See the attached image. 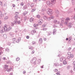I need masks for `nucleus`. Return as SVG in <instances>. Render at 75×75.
<instances>
[{"mask_svg": "<svg viewBox=\"0 0 75 75\" xmlns=\"http://www.w3.org/2000/svg\"><path fill=\"white\" fill-rule=\"evenodd\" d=\"M68 27H69V28H71V24L69 25Z\"/></svg>", "mask_w": 75, "mask_h": 75, "instance_id": "54", "label": "nucleus"}, {"mask_svg": "<svg viewBox=\"0 0 75 75\" xmlns=\"http://www.w3.org/2000/svg\"><path fill=\"white\" fill-rule=\"evenodd\" d=\"M70 67H71V66L70 65H68L67 67V69H69V68H70Z\"/></svg>", "mask_w": 75, "mask_h": 75, "instance_id": "37", "label": "nucleus"}, {"mask_svg": "<svg viewBox=\"0 0 75 75\" xmlns=\"http://www.w3.org/2000/svg\"><path fill=\"white\" fill-rule=\"evenodd\" d=\"M38 64H40V62H41V59H38Z\"/></svg>", "mask_w": 75, "mask_h": 75, "instance_id": "33", "label": "nucleus"}, {"mask_svg": "<svg viewBox=\"0 0 75 75\" xmlns=\"http://www.w3.org/2000/svg\"><path fill=\"white\" fill-rule=\"evenodd\" d=\"M16 61H19V60H20V58L19 57H18L16 59Z\"/></svg>", "mask_w": 75, "mask_h": 75, "instance_id": "49", "label": "nucleus"}, {"mask_svg": "<svg viewBox=\"0 0 75 75\" xmlns=\"http://www.w3.org/2000/svg\"><path fill=\"white\" fill-rule=\"evenodd\" d=\"M42 30H43L44 31L45 30L46 31L47 30V28H44L42 29Z\"/></svg>", "mask_w": 75, "mask_h": 75, "instance_id": "38", "label": "nucleus"}, {"mask_svg": "<svg viewBox=\"0 0 75 75\" xmlns=\"http://www.w3.org/2000/svg\"><path fill=\"white\" fill-rule=\"evenodd\" d=\"M17 18H15V21H14V24H18V21H17Z\"/></svg>", "mask_w": 75, "mask_h": 75, "instance_id": "9", "label": "nucleus"}, {"mask_svg": "<svg viewBox=\"0 0 75 75\" xmlns=\"http://www.w3.org/2000/svg\"><path fill=\"white\" fill-rule=\"evenodd\" d=\"M54 23L56 24V23H57V20H54Z\"/></svg>", "mask_w": 75, "mask_h": 75, "instance_id": "41", "label": "nucleus"}, {"mask_svg": "<svg viewBox=\"0 0 75 75\" xmlns=\"http://www.w3.org/2000/svg\"><path fill=\"white\" fill-rule=\"evenodd\" d=\"M53 27H54V28H55L57 27V26L55 25H53Z\"/></svg>", "mask_w": 75, "mask_h": 75, "instance_id": "57", "label": "nucleus"}, {"mask_svg": "<svg viewBox=\"0 0 75 75\" xmlns=\"http://www.w3.org/2000/svg\"><path fill=\"white\" fill-rule=\"evenodd\" d=\"M54 66L55 67H58L59 66V64L58 63H55L54 64Z\"/></svg>", "mask_w": 75, "mask_h": 75, "instance_id": "18", "label": "nucleus"}, {"mask_svg": "<svg viewBox=\"0 0 75 75\" xmlns=\"http://www.w3.org/2000/svg\"><path fill=\"white\" fill-rule=\"evenodd\" d=\"M8 18V16H6L5 17V18H4V20H7Z\"/></svg>", "mask_w": 75, "mask_h": 75, "instance_id": "35", "label": "nucleus"}, {"mask_svg": "<svg viewBox=\"0 0 75 75\" xmlns=\"http://www.w3.org/2000/svg\"><path fill=\"white\" fill-rule=\"evenodd\" d=\"M20 41H21V38H19L17 40L16 42H17V43L19 42Z\"/></svg>", "mask_w": 75, "mask_h": 75, "instance_id": "17", "label": "nucleus"}, {"mask_svg": "<svg viewBox=\"0 0 75 75\" xmlns=\"http://www.w3.org/2000/svg\"><path fill=\"white\" fill-rule=\"evenodd\" d=\"M57 29H54L53 30V35H55L56 34V33H57Z\"/></svg>", "mask_w": 75, "mask_h": 75, "instance_id": "11", "label": "nucleus"}, {"mask_svg": "<svg viewBox=\"0 0 75 75\" xmlns=\"http://www.w3.org/2000/svg\"><path fill=\"white\" fill-rule=\"evenodd\" d=\"M21 5L23 6H24V3H23L22 2L21 3Z\"/></svg>", "mask_w": 75, "mask_h": 75, "instance_id": "51", "label": "nucleus"}, {"mask_svg": "<svg viewBox=\"0 0 75 75\" xmlns=\"http://www.w3.org/2000/svg\"><path fill=\"white\" fill-rule=\"evenodd\" d=\"M43 18L45 20H47V16L46 15L44 16L43 17Z\"/></svg>", "mask_w": 75, "mask_h": 75, "instance_id": "27", "label": "nucleus"}, {"mask_svg": "<svg viewBox=\"0 0 75 75\" xmlns=\"http://www.w3.org/2000/svg\"><path fill=\"white\" fill-rule=\"evenodd\" d=\"M46 33H47V35H50L52 34V32L51 31H50L49 32H46Z\"/></svg>", "mask_w": 75, "mask_h": 75, "instance_id": "12", "label": "nucleus"}, {"mask_svg": "<svg viewBox=\"0 0 75 75\" xmlns=\"http://www.w3.org/2000/svg\"><path fill=\"white\" fill-rule=\"evenodd\" d=\"M36 61H37V59L36 58H33L32 60L30 61V62L31 63H34V64H36Z\"/></svg>", "mask_w": 75, "mask_h": 75, "instance_id": "4", "label": "nucleus"}, {"mask_svg": "<svg viewBox=\"0 0 75 75\" xmlns=\"http://www.w3.org/2000/svg\"><path fill=\"white\" fill-rule=\"evenodd\" d=\"M5 51H7V52H10V50H9V49L8 47H7L6 48Z\"/></svg>", "mask_w": 75, "mask_h": 75, "instance_id": "21", "label": "nucleus"}, {"mask_svg": "<svg viewBox=\"0 0 75 75\" xmlns=\"http://www.w3.org/2000/svg\"><path fill=\"white\" fill-rule=\"evenodd\" d=\"M39 42L40 43H42V38H40L39 39Z\"/></svg>", "mask_w": 75, "mask_h": 75, "instance_id": "16", "label": "nucleus"}, {"mask_svg": "<svg viewBox=\"0 0 75 75\" xmlns=\"http://www.w3.org/2000/svg\"><path fill=\"white\" fill-rule=\"evenodd\" d=\"M0 50L1 51V50H3V48L1 47H0Z\"/></svg>", "mask_w": 75, "mask_h": 75, "instance_id": "62", "label": "nucleus"}, {"mask_svg": "<svg viewBox=\"0 0 75 75\" xmlns=\"http://www.w3.org/2000/svg\"><path fill=\"white\" fill-rule=\"evenodd\" d=\"M70 20V19H69V18H68L66 19V21H69Z\"/></svg>", "mask_w": 75, "mask_h": 75, "instance_id": "36", "label": "nucleus"}, {"mask_svg": "<svg viewBox=\"0 0 75 75\" xmlns=\"http://www.w3.org/2000/svg\"><path fill=\"white\" fill-rule=\"evenodd\" d=\"M13 68H10V69H7V71L8 72H10V71H13Z\"/></svg>", "mask_w": 75, "mask_h": 75, "instance_id": "13", "label": "nucleus"}, {"mask_svg": "<svg viewBox=\"0 0 75 75\" xmlns=\"http://www.w3.org/2000/svg\"><path fill=\"white\" fill-rule=\"evenodd\" d=\"M30 22H33V21H34V18H31L30 20Z\"/></svg>", "mask_w": 75, "mask_h": 75, "instance_id": "24", "label": "nucleus"}, {"mask_svg": "<svg viewBox=\"0 0 75 75\" xmlns=\"http://www.w3.org/2000/svg\"><path fill=\"white\" fill-rule=\"evenodd\" d=\"M55 13L57 14H59V11H58V10L56 9L55 10Z\"/></svg>", "mask_w": 75, "mask_h": 75, "instance_id": "19", "label": "nucleus"}, {"mask_svg": "<svg viewBox=\"0 0 75 75\" xmlns=\"http://www.w3.org/2000/svg\"><path fill=\"white\" fill-rule=\"evenodd\" d=\"M36 33V31L35 30H33L31 31V35H34V34Z\"/></svg>", "mask_w": 75, "mask_h": 75, "instance_id": "8", "label": "nucleus"}, {"mask_svg": "<svg viewBox=\"0 0 75 75\" xmlns=\"http://www.w3.org/2000/svg\"><path fill=\"white\" fill-rule=\"evenodd\" d=\"M27 8V7L26 6H24L23 8V10H25V9Z\"/></svg>", "mask_w": 75, "mask_h": 75, "instance_id": "43", "label": "nucleus"}, {"mask_svg": "<svg viewBox=\"0 0 75 75\" xmlns=\"http://www.w3.org/2000/svg\"><path fill=\"white\" fill-rule=\"evenodd\" d=\"M56 74H57V75H61L60 74H59V71H58L57 72V73Z\"/></svg>", "mask_w": 75, "mask_h": 75, "instance_id": "47", "label": "nucleus"}, {"mask_svg": "<svg viewBox=\"0 0 75 75\" xmlns=\"http://www.w3.org/2000/svg\"><path fill=\"white\" fill-rule=\"evenodd\" d=\"M67 55H69H69H72V54H71V52H69L67 53Z\"/></svg>", "mask_w": 75, "mask_h": 75, "instance_id": "39", "label": "nucleus"}, {"mask_svg": "<svg viewBox=\"0 0 75 75\" xmlns=\"http://www.w3.org/2000/svg\"><path fill=\"white\" fill-rule=\"evenodd\" d=\"M42 22H43V20L42 19H40L39 21H38V23H39V24H40V25L41 24Z\"/></svg>", "mask_w": 75, "mask_h": 75, "instance_id": "10", "label": "nucleus"}, {"mask_svg": "<svg viewBox=\"0 0 75 75\" xmlns=\"http://www.w3.org/2000/svg\"><path fill=\"white\" fill-rule=\"evenodd\" d=\"M0 6H2V5H3V3H2V2H1V1H0Z\"/></svg>", "mask_w": 75, "mask_h": 75, "instance_id": "50", "label": "nucleus"}, {"mask_svg": "<svg viewBox=\"0 0 75 75\" xmlns=\"http://www.w3.org/2000/svg\"><path fill=\"white\" fill-rule=\"evenodd\" d=\"M54 72H57L58 71V69H55L54 70Z\"/></svg>", "mask_w": 75, "mask_h": 75, "instance_id": "48", "label": "nucleus"}, {"mask_svg": "<svg viewBox=\"0 0 75 75\" xmlns=\"http://www.w3.org/2000/svg\"><path fill=\"white\" fill-rule=\"evenodd\" d=\"M8 45H11V43L10 42H8L7 44Z\"/></svg>", "mask_w": 75, "mask_h": 75, "instance_id": "58", "label": "nucleus"}, {"mask_svg": "<svg viewBox=\"0 0 75 75\" xmlns=\"http://www.w3.org/2000/svg\"><path fill=\"white\" fill-rule=\"evenodd\" d=\"M32 44H35V42H32Z\"/></svg>", "mask_w": 75, "mask_h": 75, "instance_id": "63", "label": "nucleus"}, {"mask_svg": "<svg viewBox=\"0 0 75 75\" xmlns=\"http://www.w3.org/2000/svg\"><path fill=\"white\" fill-rule=\"evenodd\" d=\"M73 65H74V71H75V61L73 62Z\"/></svg>", "mask_w": 75, "mask_h": 75, "instance_id": "23", "label": "nucleus"}, {"mask_svg": "<svg viewBox=\"0 0 75 75\" xmlns=\"http://www.w3.org/2000/svg\"><path fill=\"white\" fill-rule=\"evenodd\" d=\"M21 24V22L20 21H18V24Z\"/></svg>", "mask_w": 75, "mask_h": 75, "instance_id": "42", "label": "nucleus"}, {"mask_svg": "<svg viewBox=\"0 0 75 75\" xmlns=\"http://www.w3.org/2000/svg\"><path fill=\"white\" fill-rule=\"evenodd\" d=\"M6 59V57H4L2 58V60H4V61H5Z\"/></svg>", "mask_w": 75, "mask_h": 75, "instance_id": "45", "label": "nucleus"}, {"mask_svg": "<svg viewBox=\"0 0 75 75\" xmlns=\"http://www.w3.org/2000/svg\"><path fill=\"white\" fill-rule=\"evenodd\" d=\"M4 31H6L4 30V29H2V30H1L0 31V32L1 33V34H2V33H4Z\"/></svg>", "mask_w": 75, "mask_h": 75, "instance_id": "28", "label": "nucleus"}, {"mask_svg": "<svg viewBox=\"0 0 75 75\" xmlns=\"http://www.w3.org/2000/svg\"><path fill=\"white\" fill-rule=\"evenodd\" d=\"M63 64L64 65H66V64H67V62L65 61V60H63Z\"/></svg>", "mask_w": 75, "mask_h": 75, "instance_id": "26", "label": "nucleus"}, {"mask_svg": "<svg viewBox=\"0 0 75 75\" xmlns=\"http://www.w3.org/2000/svg\"><path fill=\"white\" fill-rule=\"evenodd\" d=\"M60 20H61V22L62 23H64V18H62L60 19Z\"/></svg>", "mask_w": 75, "mask_h": 75, "instance_id": "20", "label": "nucleus"}, {"mask_svg": "<svg viewBox=\"0 0 75 75\" xmlns=\"http://www.w3.org/2000/svg\"><path fill=\"white\" fill-rule=\"evenodd\" d=\"M28 13V12H27V11H25L24 13V16H25V15H26V14H27Z\"/></svg>", "mask_w": 75, "mask_h": 75, "instance_id": "40", "label": "nucleus"}, {"mask_svg": "<svg viewBox=\"0 0 75 75\" xmlns=\"http://www.w3.org/2000/svg\"><path fill=\"white\" fill-rule=\"evenodd\" d=\"M28 48L29 49V50H33V47L31 46H28Z\"/></svg>", "mask_w": 75, "mask_h": 75, "instance_id": "22", "label": "nucleus"}, {"mask_svg": "<svg viewBox=\"0 0 75 75\" xmlns=\"http://www.w3.org/2000/svg\"><path fill=\"white\" fill-rule=\"evenodd\" d=\"M35 52V51L33 50L32 52H31L32 54H33Z\"/></svg>", "mask_w": 75, "mask_h": 75, "instance_id": "52", "label": "nucleus"}, {"mask_svg": "<svg viewBox=\"0 0 75 75\" xmlns=\"http://www.w3.org/2000/svg\"><path fill=\"white\" fill-rule=\"evenodd\" d=\"M72 4L74 5V4H75V1H72Z\"/></svg>", "mask_w": 75, "mask_h": 75, "instance_id": "53", "label": "nucleus"}, {"mask_svg": "<svg viewBox=\"0 0 75 75\" xmlns=\"http://www.w3.org/2000/svg\"><path fill=\"white\" fill-rule=\"evenodd\" d=\"M35 10H36V8L33 9L31 11V12H34V11H35Z\"/></svg>", "mask_w": 75, "mask_h": 75, "instance_id": "32", "label": "nucleus"}, {"mask_svg": "<svg viewBox=\"0 0 75 75\" xmlns=\"http://www.w3.org/2000/svg\"><path fill=\"white\" fill-rule=\"evenodd\" d=\"M68 40L69 41H70V42H71V41H72V38L71 37H69L68 39Z\"/></svg>", "mask_w": 75, "mask_h": 75, "instance_id": "25", "label": "nucleus"}, {"mask_svg": "<svg viewBox=\"0 0 75 75\" xmlns=\"http://www.w3.org/2000/svg\"><path fill=\"white\" fill-rule=\"evenodd\" d=\"M12 40L13 42H16V38H12Z\"/></svg>", "mask_w": 75, "mask_h": 75, "instance_id": "31", "label": "nucleus"}, {"mask_svg": "<svg viewBox=\"0 0 75 75\" xmlns=\"http://www.w3.org/2000/svg\"><path fill=\"white\" fill-rule=\"evenodd\" d=\"M25 72H26V71H23V74H24L25 73Z\"/></svg>", "mask_w": 75, "mask_h": 75, "instance_id": "64", "label": "nucleus"}, {"mask_svg": "<svg viewBox=\"0 0 75 75\" xmlns=\"http://www.w3.org/2000/svg\"><path fill=\"white\" fill-rule=\"evenodd\" d=\"M51 19V17H47V20H50Z\"/></svg>", "mask_w": 75, "mask_h": 75, "instance_id": "30", "label": "nucleus"}, {"mask_svg": "<svg viewBox=\"0 0 75 75\" xmlns=\"http://www.w3.org/2000/svg\"><path fill=\"white\" fill-rule=\"evenodd\" d=\"M19 14V13L18 12H16L15 13L16 16H15V18H18V15Z\"/></svg>", "mask_w": 75, "mask_h": 75, "instance_id": "7", "label": "nucleus"}, {"mask_svg": "<svg viewBox=\"0 0 75 75\" xmlns=\"http://www.w3.org/2000/svg\"><path fill=\"white\" fill-rule=\"evenodd\" d=\"M51 3L50 1H47V4L50 7H51L53 4H54L56 3V0H51Z\"/></svg>", "mask_w": 75, "mask_h": 75, "instance_id": "1", "label": "nucleus"}, {"mask_svg": "<svg viewBox=\"0 0 75 75\" xmlns=\"http://www.w3.org/2000/svg\"><path fill=\"white\" fill-rule=\"evenodd\" d=\"M4 31H8L9 30H11L12 29V27H11V26H9L8 25H5L4 27Z\"/></svg>", "mask_w": 75, "mask_h": 75, "instance_id": "2", "label": "nucleus"}, {"mask_svg": "<svg viewBox=\"0 0 75 75\" xmlns=\"http://www.w3.org/2000/svg\"><path fill=\"white\" fill-rule=\"evenodd\" d=\"M47 10L48 11L47 12V14L49 16H51V15L52 14V10L50 8H48L47 9Z\"/></svg>", "mask_w": 75, "mask_h": 75, "instance_id": "3", "label": "nucleus"}, {"mask_svg": "<svg viewBox=\"0 0 75 75\" xmlns=\"http://www.w3.org/2000/svg\"><path fill=\"white\" fill-rule=\"evenodd\" d=\"M8 66L7 64H5L4 65V69H7L8 68Z\"/></svg>", "mask_w": 75, "mask_h": 75, "instance_id": "15", "label": "nucleus"}, {"mask_svg": "<svg viewBox=\"0 0 75 75\" xmlns=\"http://www.w3.org/2000/svg\"><path fill=\"white\" fill-rule=\"evenodd\" d=\"M73 57H74V55L73 54H71L67 57V59H69L70 58H73Z\"/></svg>", "mask_w": 75, "mask_h": 75, "instance_id": "6", "label": "nucleus"}, {"mask_svg": "<svg viewBox=\"0 0 75 75\" xmlns=\"http://www.w3.org/2000/svg\"><path fill=\"white\" fill-rule=\"evenodd\" d=\"M14 23H11V26L12 27H13L14 26Z\"/></svg>", "mask_w": 75, "mask_h": 75, "instance_id": "46", "label": "nucleus"}, {"mask_svg": "<svg viewBox=\"0 0 75 75\" xmlns=\"http://www.w3.org/2000/svg\"><path fill=\"white\" fill-rule=\"evenodd\" d=\"M13 7H16V5H15L14 4H13Z\"/></svg>", "mask_w": 75, "mask_h": 75, "instance_id": "61", "label": "nucleus"}, {"mask_svg": "<svg viewBox=\"0 0 75 75\" xmlns=\"http://www.w3.org/2000/svg\"><path fill=\"white\" fill-rule=\"evenodd\" d=\"M9 35L12 37H14V33L13 32H10L9 33Z\"/></svg>", "mask_w": 75, "mask_h": 75, "instance_id": "14", "label": "nucleus"}, {"mask_svg": "<svg viewBox=\"0 0 75 75\" xmlns=\"http://www.w3.org/2000/svg\"><path fill=\"white\" fill-rule=\"evenodd\" d=\"M43 40L44 41H46V40H47V38H43Z\"/></svg>", "mask_w": 75, "mask_h": 75, "instance_id": "60", "label": "nucleus"}, {"mask_svg": "<svg viewBox=\"0 0 75 75\" xmlns=\"http://www.w3.org/2000/svg\"><path fill=\"white\" fill-rule=\"evenodd\" d=\"M60 61H64V60H66V58L65 57H61L60 58Z\"/></svg>", "mask_w": 75, "mask_h": 75, "instance_id": "5", "label": "nucleus"}, {"mask_svg": "<svg viewBox=\"0 0 75 75\" xmlns=\"http://www.w3.org/2000/svg\"><path fill=\"white\" fill-rule=\"evenodd\" d=\"M33 26H34V27H37V26H36V24H34V25H33Z\"/></svg>", "mask_w": 75, "mask_h": 75, "instance_id": "56", "label": "nucleus"}, {"mask_svg": "<svg viewBox=\"0 0 75 75\" xmlns=\"http://www.w3.org/2000/svg\"><path fill=\"white\" fill-rule=\"evenodd\" d=\"M31 7H33L34 6V4H32L30 5Z\"/></svg>", "mask_w": 75, "mask_h": 75, "instance_id": "55", "label": "nucleus"}, {"mask_svg": "<svg viewBox=\"0 0 75 75\" xmlns=\"http://www.w3.org/2000/svg\"><path fill=\"white\" fill-rule=\"evenodd\" d=\"M36 17L37 18H40V16L39 15H37L36 16Z\"/></svg>", "mask_w": 75, "mask_h": 75, "instance_id": "44", "label": "nucleus"}, {"mask_svg": "<svg viewBox=\"0 0 75 75\" xmlns=\"http://www.w3.org/2000/svg\"><path fill=\"white\" fill-rule=\"evenodd\" d=\"M3 52L2 51H1V52H0V55H1V54H3Z\"/></svg>", "mask_w": 75, "mask_h": 75, "instance_id": "59", "label": "nucleus"}, {"mask_svg": "<svg viewBox=\"0 0 75 75\" xmlns=\"http://www.w3.org/2000/svg\"><path fill=\"white\" fill-rule=\"evenodd\" d=\"M3 37L5 39H6L7 38V35H6V34H4L3 35Z\"/></svg>", "mask_w": 75, "mask_h": 75, "instance_id": "29", "label": "nucleus"}, {"mask_svg": "<svg viewBox=\"0 0 75 75\" xmlns=\"http://www.w3.org/2000/svg\"><path fill=\"white\" fill-rule=\"evenodd\" d=\"M46 9H42L41 11H42V12H45V11H46Z\"/></svg>", "mask_w": 75, "mask_h": 75, "instance_id": "34", "label": "nucleus"}]
</instances>
